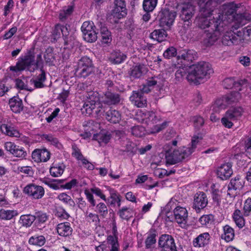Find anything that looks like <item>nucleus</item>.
I'll list each match as a JSON object with an SVG mask.
<instances>
[{"instance_id":"1","label":"nucleus","mask_w":251,"mask_h":251,"mask_svg":"<svg viewBox=\"0 0 251 251\" xmlns=\"http://www.w3.org/2000/svg\"><path fill=\"white\" fill-rule=\"evenodd\" d=\"M178 66L179 69L176 71L175 76L178 80H180L186 76V79L196 84L200 83V80L209 78L214 72L211 64L206 62H200L191 66Z\"/></svg>"},{"instance_id":"2","label":"nucleus","mask_w":251,"mask_h":251,"mask_svg":"<svg viewBox=\"0 0 251 251\" xmlns=\"http://www.w3.org/2000/svg\"><path fill=\"white\" fill-rule=\"evenodd\" d=\"M202 139L201 136H194L192 139L191 146L188 147H183L177 150H173L171 145L176 146L177 141L176 140L167 144L164 148L165 151V160L167 165L176 164L189 157L194 152L199 142Z\"/></svg>"},{"instance_id":"3","label":"nucleus","mask_w":251,"mask_h":251,"mask_svg":"<svg viewBox=\"0 0 251 251\" xmlns=\"http://www.w3.org/2000/svg\"><path fill=\"white\" fill-rule=\"evenodd\" d=\"M200 22V28H208L203 39V43L206 46L213 45L219 38L221 33L226 29L224 27V25H226L224 22L220 20H216L215 18L209 20L203 19Z\"/></svg>"},{"instance_id":"4","label":"nucleus","mask_w":251,"mask_h":251,"mask_svg":"<svg viewBox=\"0 0 251 251\" xmlns=\"http://www.w3.org/2000/svg\"><path fill=\"white\" fill-rule=\"evenodd\" d=\"M238 6L236 4L233 3H229L225 4L222 5V13H219L218 17L215 18L216 20L222 21L224 22L226 25H224V27L226 29L227 26V23L229 22L226 21V19L228 18L230 21H234L235 23H238L240 25L245 24L246 21V18L244 14H237L236 11Z\"/></svg>"},{"instance_id":"5","label":"nucleus","mask_w":251,"mask_h":251,"mask_svg":"<svg viewBox=\"0 0 251 251\" xmlns=\"http://www.w3.org/2000/svg\"><path fill=\"white\" fill-rule=\"evenodd\" d=\"M35 54L34 50H29L23 57L19 58L15 66L10 67V70L18 72L25 70L33 72V68L31 69L32 66H34Z\"/></svg>"},{"instance_id":"6","label":"nucleus","mask_w":251,"mask_h":251,"mask_svg":"<svg viewBox=\"0 0 251 251\" xmlns=\"http://www.w3.org/2000/svg\"><path fill=\"white\" fill-rule=\"evenodd\" d=\"M86 97L87 99L83 104V107L81 109L82 113L90 115L96 106H98V108H102L101 105L99 102L98 93L90 92L87 94Z\"/></svg>"},{"instance_id":"7","label":"nucleus","mask_w":251,"mask_h":251,"mask_svg":"<svg viewBox=\"0 0 251 251\" xmlns=\"http://www.w3.org/2000/svg\"><path fill=\"white\" fill-rule=\"evenodd\" d=\"M179 18L188 26L192 23V18L195 13V7L191 3H184L178 7Z\"/></svg>"},{"instance_id":"8","label":"nucleus","mask_w":251,"mask_h":251,"mask_svg":"<svg viewBox=\"0 0 251 251\" xmlns=\"http://www.w3.org/2000/svg\"><path fill=\"white\" fill-rule=\"evenodd\" d=\"M176 17V12L170 10L168 8H162L159 12L157 19L159 21L160 26L170 27L173 24Z\"/></svg>"},{"instance_id":"9","label":"nucleus","mask_w":251,"mask_h":251,"mask_svg":"<svg viewBox=\"0 0 251 251\" xmlns=\"http://www.w3.org/2000/svg\"><path fill=\"white\" fill-rule=\"evenodd\" d=\"M197 58V53L193 50L184 49L179 50L176 56L177 64H175V67L178 69V66L182 65L181 67H184L186 65L185 63H191Z\"/></svg>"},{"instance_id":"10","label":"nucleus","mask_w":251,"mask_h":251,"mask_svg":"<svg viewBox=\"0 0 251 251\" xmlns=\"http://www.w3.org/2000/svg\"><path fill=\"white\" fill-rule=\"evenodd\" d=\"M240 98L241 95L238 92H233L217 100L214 103V107L225 109L227 105L238 101Z\"/></svg>"},{"instance_id":"11","label":"nucleus","mask_w":251,"mask_h":251,"mask_svg":"<svg viewBox=\"0 0 251 251\" xmlns=\"http://www.w3.org/2000/svg\"><path fill=\"white\" fill-rule=\"evenodd\" d=\"M158 248L161 251H177L174 238L169 234L161 235L158 240Z\"/></svg>"},{"instance_id":"12","label":"nucleus","mask_w":251,"mask_h":251,"mask_svg":"<svg viewBox=\"0 0 251 251\" xmlns=\"http://www.w3.org/2000/svg\"><path fill=\"white\" fill-rule=\"evenodd\" d=\"M223 0H199V5L201 11L205 16L212 14L214 9L220 4Z\"/></svg>"},{"instance_id":"13","label":"nucleus","mask_w":251,"mask_h":251,"mask_svg":"<svg viewBox=\"0 0 251 251\" xmlns=\"http://www.w3.org/2000/svg\"><path fill=\"white\" fill-rule=\"evenodd\" d=\"M24 192L34 199H41L44 195V188L34 184H29L24 189Z\"/></svg>"},{"instance_id":"14","label":"nucleus","mask_w":251,"mask_h":251,"mask_svg":"<svg viewBox=\"0 0 251 251\" xmlns=\"http://www.w3.org/2000/svg\"><path fill=\"white\" fill-rule=\"evenodd\" d=\"M5 149L13 156L25 158L26 156V151L22 147L17 146L14 143L7 142L4 144Z\"/></svg>"},{"instance_id":"15","label":"nucleus","mask_w":251,"mask_h":251,"mask_svg":"<svg viewBox=\"0 0 251 251\" xmlns=\"http://www.w3.org/2000/svg\"><path fill=\"white\" fill-rule=\"evenodd\" d=\"M244 185V181L239 176H237L230 180L228 185L227 195L230 197H234L236 190L242 188Z\"/></svg>"},{"instance_id":"16","label":"nucleus","mask_w":251,"mask_h":251,"mask_svg":"<svg viewBox=\"0 0 251 251\" xmlns=\"http://www.w3.org/2000/svg\"><path fill=\"white\" fill-rule=\"evenodd\" d=\"M50 157V151L45 148L35 149L32 152V158L36 162H46Z\"/></svg>"},{"instance_id":"17","label":"nucleus","mask_w":251,"mask_h":251,"mask_svg":"<svg viewBox=\"0 0 251 251\" xmlns=\"http://www.w3.org/2000/svg\"><path fill=\"white\" fill-rule=\"evenodd\" d=\"M207 203L208 199L204 192H199L195 195L193 207L196 210L203 209Z\"/></svg>"},{"instance_id":"18","label":"nucleus","mask_w":251,"mask_h":251,"mask_svg":"<svg viewBox=\"0 0 251 251\" xmlns=\"http://www.w3.org/2000/svg\"><path fill=\"white\" fill-rule=\"evenodd\" d=\"M240 41L237 32L233 31H227L222 39L223 44L228 46L238 44Z\"/></svg>"},{"instance_id":"19","label":"nucleus","mask_w":251,"mask_h":251,"mask_svg":"<svg viewBox=\"0 0 251 251\" xmlns=\"http://www.w3.org/2000/svg\"><path fill=\"white\" fill-rule=\"evenodd\" d=\"M174 215L176 222L184 226L187 223L188 212L185 208L177 206L174 210Z\"/></svg>"},{"instance_id":"20","label":"nucleus","mask_w":251,"mask_h":251,"mask_svg":"<svg viewBox=\"0 0 251 251\" xmlns=\"http://www.w3.org/2000/svg\"><path fill=\"white\" fill-rule=\"evenodd\" d=\"M233 174L232 164L227 162L221 165L217 170V175L222 180L229 178Z\"/></svg>"},{"instance_id":"21","label":"nucleus","mask_w":251,"mask_h":251,"mask_svg":"<svg viewBox=\"0 0 251 251\" xmlns=\"http://www.w3.org/2000/svg\"><path fill=\"white\" fill-rule=\"evenodd\" d=\"M121 100L120 95L110 91H107L104 94L102 102L108 105H116Z\"/></svg>"},{"instance_id":"22","label":"nucleus","mask_w":251,"mask_h":251,"mask_svg":"<svg viewBox=\"0 0 251 251\" xmlns=\"http://www.w3.org/2000/svg\"><path fill=\"white\" fill-rule=\"evenodd\" d=\"M129 99L138 107H143L147 105V99L141 92L133 91Z\"/></svg>"},{"instance_id":"23","label":"nucleus","mask_w":251,"mask_h":251,"mask_svg":"<svg viewBox=\"0 0 251 251\" xmlns=\"http://www.w3.org/2000/svg\"><path fill=\"white\" fill-rule=\"evenodd\" d=\"M148 71V68L145 65L138 64L130 69L129 75L131 77L139 78L145 75Z\"/></svg>"},{"instance_id":"24","label":"nucleus","mask_w":251,"mask_h":251,"mask_svg":"<svg viewBox=\"0 0 251 251\" xmlns=\"http://www.w3.org/2000/svg\"><path fill=\"white\" fill-rule=\"evenodd\" d=\"M126 58V55L120 50H114L110 54L109 61L113 64H119L124 62Z\"/></svg>"},{"instance_id":"25","label":"nucleus","mask_w":251,"mask_h":251,"mask_svg":"<svg viewBox=\"0 0 251 251\" xmlns=\"http://www.w3.org/2000/svg\"><path fill=\"white\" fill-rule=\"evenodd\" d=\"M210 238V235L208 232L201 234L194 239L193 245L195 247H204L209 243Z\"/></svg>"},{"instance_id":"26","label":"nucleus","mask_w":251,"mask_h":251,"mask_svg":"<svg viewBox=\"0 0 251 251\" xmlns=\"http://www.w3.org/2000/svg\"><path fill=\"white\" fill-rule=\"evenodd\" d=\"M56 230L58 234L61 236L67 237L70 235L72 232V228L68 222L62 223L58 224Z\"/></svg>"},{"instance_id":"27","label":"nucleus","mask_w":251,"mask_h":251,"mask_svg":"<svg viewBox=\"0 0 251 251\" xmlns=\"http://www.w3.org/2000/svg\"><path fill=\"white\" fill-rule=\"evenodd\" d=\"M9 105L11 110L15 113H20L23 109L22 100L18 97L11 98L9 100Z\"/></svg>"},{"instance_id":"28","label":"nucleus","mask_w":251,"mask_h":251,"mask_svg":"<svg viewBox=\"0 0 251 251\" xmlns=\"http://www.w3.org/2000/svg\"><path fill=\"white\" fill-rule=\"evenodd\" d=\"M74 10V4L64 6L59 11V19L61 22H65L67 19L72 14Z\"/></svg>"},{"instance_id":"29","label":"nucleus","mask_w":251,"mask_h":251,"mask_svg":"<svg viewBox=\"0 0 251 251\" xmlns=\"http://www.w3.org/2000/svg\"><path fill=\"white\" fill-rule=\"evenodd\" d=\"M34 219L35 226L38 228L41 225L45 223L49 219V215L42 211H37L35 212Z\"/></svg>"},{"instance_id":"30","label":"nucleus","mask_w":251,"mask_h":251,"mask_svg":"<svg viewBox=\"0 0 251 251\" xmlns=\"http://www.w3.org/2000/svg\"><path fill=\"white\" fill-rule=\"evenodd\" d=\"M105 118L109 122L116 124L121 120V116L119 111L110 109L105 113Z\"/></svg>"},{"instance_id":"31","label":"nucleus","mask_w":251,"mask_h":251,"mask_svg":"<svg viewBox=\"0 0 251 251\" xmlns=\"http://www.w3.org/2000/svg\"><path fill=\"white\" fill-rule=\"evenodd\" d=\"M247 80L246 79H241L236 82L232 78H227L224 79L223 85L226 89H231L233 86L238 87L239 86L247 85Z\"/></svg>"},{"instance_id":"32","label":"nucleus","mask_w":251,"mask_h":251,"mask_svg":"<svg viewBox=\"0 0 251 251\" xmlns=\"http://www.w3.org/2000/svg\"><path fill=\"white\" fill-rule=\"evenodd\" d=\"M243 112V110L241 107H234L230 108L226 113V116L230 120H236L240 117Z\"/></svg>"},{"instance_id":"33","label":"nucleus","mask_w":251,"mask_h":251,"mask_svg":"<svg viewBox=\"0 0 251 251\" xmlns=\"http://www.w3.org/2000/svg\"><path fill=\"white\" fill-rule=\"evenodd\" d=\"M0 130L2 133L9 136L19 137L20 136L19 132L14 127L6 124L0 125Z\"/></svg>"},{"instance_id":"34","label":"nucleus","mask_w":251,"mask_h":251,"mask_svg":"<svg viewBox=\"0 0 251 251\" xmlns=\"http://www.w3.org/2000/svg\"><path fill=\"white\" fill-rule=\"evenodd\" d=\"M232 218L239 228H242L245 226V220L240 210L236 209L232 214Z\"/></svg>"},{"instance_id":"35","label":"nucleus","mask_w":251,"mask_h":251,"mask_svg":"<svg viewBox=\"0 0 251 251\" xmlns=\"http://www.w3.org/2000/svg\"><path fill=\"white\" fill-rule=\"evenodd\" d=\"M46 79V72L43 67L40 69V74L33 79V82L36 88H40L44 87L43 83Z\"/></svg>"},{"instance_id":"36","label":"nucleus","mask_w":251,"mask_h":251,"mask_svg":"<svg viewBox=\"0 0 251 251\" xmlns=\"http://www.w3.org/2000/svg\"><path fill=\"white\" fill-rule=\"evenodd\" d=\"M166 37V31L163 29H155L150 35L151 39L156 40L158 42L165 40Z\"/></svg>"},{"instance_id":"37","label":"nucleus","mask_w":251,"mask_h":251,"mask_svg":"<svg viewBox=\"0 0 251 251\" xmlns=\"http://www.w3.org/2000/svg\"><path fill=\"white\" fill-rule=\"evenodd\" d=\"M223 230L224 234L221 235L222 238L224 239L226 242L232 241L235 236L234 229L226 225L223 227Z\"/></svg>"},{"instance_id":"38","label":"nucleus","mask_w":251,"mask_h":251,"mask_svg":"<svg viewBox=\"0 0 251 251\" xmlns=\"http://www.w3.org/2000/svg\"><path fill=\"white\" fill-rule=\"evenodd\" d=\"M93 71V67H78L75 69V75L76 77L85 78L89 75Z\"/></svg>"},{"instance_id":"39","label":"nucleus","mask_w":251,"mask_h":251,"mask_svg":"<svg viewBox=\"0 0 251 251\" xmlns=\"http://www.w3.org/2000/svg\"><path fill=\"white\" fill-rule=\"evenodd\" d=\"M110 196L109 198L106 199L110 205H115L117 203L119 207L121 205V199L120 195L114 189L111 188L108 189Z\"/></svg>"},{"instance_id":"40","label":"nucleus","mask_w":251,"mask_h":251,"mask_svg":"<svg viewBox=\"0 0 251 251\" xmlns=\"http://www.w3.org/2000/svg\"><path fill=\"white\" fill-rule=\"evenodd\" d=\"M65 168L63 163L55 164L50 168V174L53 177H58L63 174Z\"/></svg>"},{"instance_id":"41","label":"nucleus","mask_w":251,"mask_h":251,"mask_svg":"<svg viewBox=\"0 0 251 251\" xmlns=\"http://www.w3.org/2000/svg\"><path fill=\"white\" fill-rule=\"evenodd\" d=\"M42 139L50 142L51 145L55 146L56 148L61 150L63 147L62 144L59 142L57 138L54 137L51 134H43L41 135Z\"/></svg>"},{"instance_id":"42","label":"nucleus","mask_w":251,"mask_h":251,"mask_svg":"<svg viewBox=\"0 0 251 251\" xmlns=\"http://www.w3.org/2000/svg\"><path fill=\"white\" fill-rule=\"evenodd\" d=\"M19 222L23 226L30 227L34 222V216L31 214L23 215L21 216Z\"/></svg>"},{"instance_id":"43","label":"nucleus","mask_w":251,"mask_h":251,"mask_svg":"<svg viewBox=\"0 0 251 251\" xmlns=\"http://www.w3.org/2000/svg\"><path fill=\"white\" fill-rule=\"evenodd\" d=\"M18 213L17 210H5L1 209L0 210V219L4 220H9L13 217L17 216Z\"/></svg>"},{"instance_id":"44","label":"nucleus","mask_w":251,"mask_h":251,"mask_svg":"<svg viewBox=\"0 0 251 251\" xmlns=\"http://www.w3.org/2000/svg\"><path fill=\"white\" fill-rule=\"evenodd\" d=\"M107 244L111 246L110 251H119V244L116 235H108L107 238Z\"/></svg>"},{"instance_id":"45","label":"nucleus","mask_w":251,"mask_h":251,"mask_svg":"<svg viewBox=\"0 0 251 251\" xmlns=\"http://www.w3.org/2000/svg\"><path fill=\"white\" fill-rule=\"evenodd\" d=\"M118 214L121 219L128 221L130 218L133 217V211L132 209L123 207L119 211Z\"/></svg>"},{"instance_id":"46","label":"nucleus","mask_w":251,"mask_h":251,"mask_svg":"<svg viewBox=\"0 0 251 251\" xmlns=\"http://www.w3.org/2000/svg\"><path fill=\"white\" fill-rule=\"evenodd\" d=\"M28 242L31 245L42 246L46 242V239L43 235H35L29 238Z\"/></svg>"},{"instance_id":"47","label":"nucleus","mask_w":251,"mask_h":251,"mask_svg":"<svg viewBox=\"0 0 251 251\" xmlns=\"http://www.w3.org/2000/svg\"><path fill=\"white\" fill-rule=\"evenodd\" d=\"M100 32L101 36V41L105 44L110 43L112 40L110 32L105 26L100 27Z\"/></svg>"},{"instance_id":"48","label":"nucleus","mask_w":251,"mask_h":251,"mask_svg":"<svg viewBox=\"0 0 251 251\" xmlns=\"http://www.w3.org/2000/svg\"><path fill=\"white\" fill-rule=\"evenodd\" d=\"M158 0H144L143 8L145 12H152L156 6Z\"/></svg>"},{"instance_id":"49","label":"nucleus","mask_w":251,"mask_h":251,"mask_svg":"<svg viewBox=\"0 0 251 251\" xmlns=\"http://www.w3.org/2000/svg\"><path fill=\"white\" fill-rule=\"evenodd\" d=\"M127 15V9L121 10L120 8L114 7L111 12V16L116 20H119L126 17Z\"/></svg>"},{"instance_id":"50","label":"nucleus","mask_w":251,"mask_h":251,"mask_svg":"<svg viewBox=\"0 0 251 251\" xmlns=\"http://www.w3.org/2000/svg\"><path fill=\"white\" fill-rule=\"evenodd\" d=\"M81 29L83 33V35H84L85 33L88 34L92 32V31H96V28L93 22L86 21L83 23Z\"/></svg>"},{"instance_id":"51","label":"nucleus","mask_w":251,"mask_h":251,"mask_svg":"<svg viewBox=\"0 0 251 251\" xmlns=\"http://www.w3.org/2000/svg\"><path fill=\"white\" fill-rule=\"evenodd\" d=\"M214 216L212 214L204 215L199 219V222L202 226H208L213 224Z\"/></svg>"},{"instance_id":"52","label":"nucleus","mask_w":251,"mask_h":251,"mask_svg":"<svg viewBox=\"0 0 251 251\" xmlns=\"http://www.w3.org/2000/svg\"><path fill=\"white\" fill-rule=\"evenodd\" d=\"M156 236L157 234L155 231L150 232L145 241V245L147 249L150 248L152 245L155 244L156 242Z\"/></svg>"},{"instance_id":"53","label":"nucleus","mask_w":251,"mask_h":251,"mask_svg":"<svg viewBox=\"0 0 251 251\" xmlns=\"http://www.w3.org/2000/svg\"><path fill=\"white\" fill-rule=\"evenodd\" d=\"M145 116L149 121L152 124L158 123L160 122L161 119L159 115L152 111L147 112L145 114Z\"/></svg>"},{"instance_id":"54","label":"nucleus","mask_w":251,"mask_h":251,"mask_svg":"<svg viewBox=\"0 0 251 251\" xmlns=\"http://www.w3.org/2000/svg\"><path fill=\"white\" fill-rule=\"evenodd\" d=\"M96 211L103 218L106 217L108 214V208L105 203L100 202L96 205Z\"/></svg>"},{"instance_id":"55","label":"nucleus","mask_w":251,"mask_h":251,"mask_svg":"<svg viewBox=\"0 0 251 251\" xmlns=\"http://www.w3.org/2000/svg\"><path fill=\"white\" fill-rule=\"evenodd\" d=\"M76 67H93L92 60L87 56H83L79 60Z\"/></svg>"},{"instance_id":"56","label":"nucleus","mask_w":251,"mask_h":251,"mask_svg":"<svg viewBox=\"0 0 251 251\" xmlns=\"http://www.w3.org/2000/svg\"><path fill=\"white\" fill-rule=\"evenodd\" d=\"M178 55L176 49L174 47H170L165 50L163 53V56L166 59L171 58Z\"/></svg>"},{"instance_id":"57","label":"nucleus","mask_w":251,"mask_h":251,"mask_svg":"<svg viewBox=\"0 0 251 251\" xmlns=\"http://www.w3.org/2000/svg\"><path fill=\"white\" fill-rule=\"evenodd\" d=\"M52 49L48 48L46 50L45 53L44 55V59L46 63L49 65H52L54 60V56L52 52Z\"/></svg>"},{"instance_id":"58","label":"nucleus","mask_w":251,"mask_h":251,"mask_svg":"<svg viewBox=\"0 0 251 251\" xmlns=\"http://www.w3.org/2000/svg\"><path fill=\"white\" fill-rule=\"evenodd\" d=\"M191 120L193 122L195 127L197 129L201 127L204 123L203 118L198 115L192 117Z\"/></svg>"},{"instance_id":"59","label":"nucleus","mask_w":251,"mask_h":251,"mask_svg":"<svg viewBox=\"0 0 251 251\" xmlns=\"http://www.w3.org/2000/svg\"><path fill=\"white\" fill-rule=\"evenodd\" d=\"M239 37H240V41L243 39V37H249L251 35V26H248L242 29V30L237 31Z\"/></svg>"},{"instance_id":"60","label":"nucleus","mask_w":251,"mask_h":251,"mask_svg":"<svg viewBox=\"0 0 251 251\" xmlns=\"http://www.w3.org/2000/svg\"><path fill=\"white\" fill-rule=\"evenodd\" d=\"M55 216L62 219H67L69 217V214L62 207H58L56 209Z\"/></svg>"},{"instance_id":"61","label":"nucleus","mask_w":251,"mask_h":251,"mask_svg":"<svg viewBox=\"0 0 251 251\" xmlns=\"http://www.w3.org/2000/svg\"><path fill=\"white\" fill-rule=\"evenodd\" d=\"M64 44L65 45H68L70 47L73 48L76 43L75 41V37L73 33L64 39Z\"/></svg>"},{"instance_id":"62","label":"nucleus","mask_w":251,"mask_h":251,"mask_svg":"<svg viewBox=\"0 0 251 251\" xmlns=\"http://www.w3.org/2000/svg\"><path fill=\"white\" fill-rule=\"evenodd\" d=\"M97 32L96 31H92L91 33L88 34H85L83 35V38L84 40L88 42L93 43L95 42L98 38Z\"/></svg>"},{"instance_id":"63","label":"nucleus","mask_w":251,"mask_h":251,"mask_svg":"<svg viewBox=\"0 0 251 251\" xmlns=\"http://www.w3.org/2000/svg\"><path fill=\"white\" fill-rule=\"evenodd\" d=\"M144 128L139 126H134L131 128V132L132 135L136 137H141L144 134Z\"/></svg>"},{"instance_id":"64","label":"nucleus","mask_w":251,"mask_h":251,"mask_svg":"<svg viewBox=\"0 0 251 251\" xmlns=\"http://www.w3.org/2000/svg\"><path fill=\"white\" fill-rule=\"evenodd\" d=\"M244 215L248 216L251 211V198H248L245 201L243 206Z\"/></svg>"}]
</instances>
